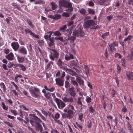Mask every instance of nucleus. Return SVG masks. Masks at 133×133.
<instances>
[{
  "label": "nucleus",
  "instance_id": "1",
  "mask_svg": "<svg viewBox=\"0 0 133 133\" xmlns=\"http://www.w3.org/2000/svg\"><path fill=\"white\" fill-rule=\"evenodd\" d=\"M59 3L60 5L65 8H68V9L66 10L68 12H71L73 10V8L72 7V4L71 3L68 2L66 1L61 0L59 1Z\"/></svg>",
  "mask_w": 133,
  "mask_h": 133
},
{
  "label": "nucleus",
  "instance_id": "2",
  "mask_svg": "<svg viewBox=\"0 0 133 133\" xmlns=\"http://www.w3.org/2000/svg\"><path fill=\"white\" fill-rule=\"evenodd\" d=\"M81 34H78V31L77 30L74 31L73 32L72 36L70 37H69L68 38V40L70 41V42H72L74 41L76 38V37H83V33L82 32H80Z\"/></svg>",
  "mask_w": 133,
  "mask_h": 133
},
{
  "label": "nucleus",
  "instance_id": "3",
  "mask_svg": "<svg viewBox=\"0 0 133 133\" xmlns=\"http://www.w3.org/2000/svg\"><path fill=\"white\" fill-rule=\"evenodd\" d=\"M29 91L32 96L35 98H38L39 96L38 93L39 92L40 90L38 88L35 87L33 89H31V88L29 89Z\"/></svg>",
  "mask_w": 133,
  "mask_h": 133
},
{
  "label": "nucleus",
  "instance_id": "4",
  "mask_svg": "<svg viewBox=\"0 0 133 133\" xmlns=\"http://www.w3.org/2000/svg\"><path fill=\"white\" fill-rule=\"evenodd\" d=\"M96 24L95 22L92 20H89L85 22L84 25V27L86 28H90L91 29H94L92 27L95 25Z\"/></svg>",
  "mask_w": 133,
  "mask_h": 133
},
{
  "label": "nucleus",
  "instance_id": "5",
  "mask_svg": "<svg viewBox=\"0 0 133 133\" xmlns=\"http://www.w3.org/2000/svg\"><path fill=\"white\" fill-rule=\"evenodd\" d=\"M54 101L57 103L58 108L60 109H62L65 106V104L61 100L58 98H56Z\"/></svg>",
  "mask_w": 133,
  "mask_h": 133
},
{
  "label": "nucleus",
  "instance_id": "6",
  "mask_svg": "<svg viewBox=\"0 0 133 133\" xmlns=\"http://www.w3.org/2000/svg\"><path fill=\"white\" fill-rule=\"evenodd\" d=\"M53 54L51 52V54L49 55L50 58L52 60L54 61L55 58H57L59 55L58 53L55 50H52Z\"/></svg>",
  "mask_w": 133,
  "mask_h": 133
},
{
  "label": "nucleus",
  "instance_id": "7",
  "mask_svg": "<svg viewBox=\"0 0 133 133\" xmlns=\"http://www.w3.org/2000/svg\"><path fill=\"white\" fill-rule=\"evenodd\" d=\"M11 46L15 51H17L19 48V45L17 42H13L11 43Z\"/></svg>",
  "mask_w": 133,
  "mask_h": 133
},
{
  "label": "nucleus",
  "instance_id": "8",
  "mask_svg": "<svg viewBox=\"0 0 133 133\" xmlns=\"http://www.w3.org/2000/svg\"><path fill=\"white\" fill-rule=\"evenodd\" d=\"M5 58L9 61L13 60L15 58L14 55L12 52H10L7 55H6L5 56Z\"/></svg>",
  "mask_w": 133,
  "mask_h": 133
},
{
  "label": "nucleus",
  "instance_id": "9",
  "mask_svg": "<svg viewBox=\"0 0 133 133\" xmlns=\"http://www.w3.org/2000/svg\"><path fill=\"white\" fill-rule=\"evenodd\" d=\"M56 84L59 86L63 85L64 81L62 79L59 78H56L55 79Z\"/></svg>",
  "mask_w": 133,
  "mask_h": 133
},
{
  "label": "nucleus",
  "instance_id": "10",
  "mask_svg": "<svg viewBox=\"0 0 133 133\" xmlns=\"http://www.w3.org/2000/svg\"><path fill=\"white\" fill-rule=\"evenodd\" d=\"M109 46L110 47V49L111 51H112L114 50H115L116 49L114 48L115 46H118V43L116 42H114L112 44H108Z\"/></svg>",
  "mask_w": 133,
  "mask_h": 133
},
{
  "label": "nucleus",
  "instance_id": "11",
  "mask_svg": "<svg viewBox=\"0 0 133 133\" xmlns=\"http://www.w3.org/2000/svg\"><path fill=\"white\" fill-rule=\"evenodd\" d=\"M62 99L63 102L65 103H71L74 101V99L72 97L68 98L66 97H64L62 98Z\"/></svg>",
  "mask_w": 133,
  "mask_h": 133
},
{
  "label": "nucleus",
  "instance_id": "12",
  "mask_svg": "<svg viewBox=\"0 0 133 133\" xmlns=\"http://www.w3.org/2000/svg\"><path fill=\"white\" fill-rule=\"evenodd\" d=\"M29 115L30 116L31 118L35 120L36 122L38 123H40L42 122V121L40 119L34 114H29Z\"/></svg>",
  "mask_w": 133,
  "mask_h": 133
},
{
  "label": "nucleus",
  "instance_id": "13",
  "mask_svg": "<svg viewBox=\"0 0 133 133\" xmlns=\"http://www.w3.org/2000/svg\"><path fill=\"white\" fill-rule=\"evenodd\" d=\"M75 113V112L73 111L72 110H68L67 111V117L69 119L72 118L73 116L74 113Z\"/></svg>",
  "mask_w": 133,
  "mask_h": 133
},
{
  "label": "nucleus",
  "instance_id": "14",
  "mask_svg": "<svg viewBox=\"0 0 133 133\" xmlns=\"http://www.w3.org/2000/svg\"><path fill=\"white\" fill-rule=\"evenodd\" d=\"M69 93L70 95L72 97H74L76 95V93L74 89V87H72L69 88Z\"/></svg>",
  "mask_w": 133,
  "mask_h": 133
},
{
  "label": "nucleus",
  "instance_id": "15",
  "mask_svg": "<svg viewBox=\"0 0 133 133\" xmlns=\"http://www.w3.org/2000/svg\"><path fill=\"white\" fill-rule=\"evenodd\" d=\"M58 65L59 66L60 68L65 69V68L64 67L63 65L64 64L63 63L62 61H61L60 59H59L57 63Z\"/></svg>",
  "mask_w": 133,
  "mask_h": 133
},
{
  "label": "nucleus",
  "instance_id": "16",
  "mask_svg": "<svg viewBox=\"0 0 133 133\" xmlns=\"http://www.w3.org/2000/svg\"><path fill=\"white\" fill-rule=\"evenodd\" d=\"M73 58V55L70 54L69 55H66L65 56V60L68 61Z\"/></svg>",
  "mask_w": 133,
  "mask_h": 133
},
{
  "label": "nucleus",
  "instance_id": "17",
  "mask_svg": "<svg viewBox=\"0 0 133 133\" xmlns=\"http://www.w3.org/2000/svg\"><path fill=\"white\" fill-rule=\"evenodd\" d=\"M44 96L48 99L50 100L51 101H52V100L51 98V96L49 92H47L44 95Z\"/></svg>",
  "mask_w": 133,
  "mask_h": 133
},
{
  "label": "nucleus",
  "instance_id": "18",
  "mask_svg": "<svg viewBox=\"0 0 133 133\" xmlns=\"http://www.w3.org/2000/svg\"><path fill=\"white\" fill-rule=\"evenodd\" d=\"M22 76L21 75L16 74L15 77L14 81L15 82L17 83H18V78H22Z\"/></svg>",
  "mask_w": 133,
  "mask_h": 133
},
{
  "label": "nucleus",
  "instance_id": "19",
  "mask_svg": "<svg viewBox=\"0 0 133 133\" xmlns=\"http://www.w3.org/2000/svg\"><path fill=\"white\" fill-rule=\"evenodd\" d=\"M74 26H75L73 25V26H72V28L71 29H68L66 31V34L67 35H70L72 33V29Z\"/></svg>",
  "mask_w": 133,
  "mask_h": 133
},
{
  "label": "nucleus",
  "instance_id": "20",
  "mask_svg": "<svg viewBox=\"0 0 133 133\" xmlns=\"http://www.w3.org/2000/svg\"><path fill=\"white\" fill-rule=\"evenodd\" d=\"M1 105L3 110H7L8 109V106L6 105L5 103L3 102L1 103Z\"/></svg>",
  "mask_w": 133,
  "mask_h": 133
},
{
  "label": "nucleus",
  "instance_id": "21",
  "mask_svg": "<svg viewBox=\"0 0 133 133\" xmlns=\"http://www.w3.org/2000/svg\"><path fill=\"white\" fill-rule=\"evenodd\" d=\"M127 74L129 79L130 80L132 79L133 74L132 72H130L129 74L127 73Z\"/></svg>",
  "mask_w": 133,
  "mask_h": 133
},
{
  "label": "nucleus",
  "instance_id": "22",
  "mask_svg": "<svg viewBox=\"0 0 133 133\" xmlns=\"http://www.w3.org/2000/svg\"><path fill=\"white\" fill-rule=\"evenodd\" d=\"M60 116V114L58 113H56L55 115V116H54L52 114L51 115V116H52L54 119V120L57 119H58L59 117Z\"/></svg>",
  "mask_w": 133,
  "mask_h": 133
},
{
  "label": "nucleus",
  "instance_id": "23",
  "mask_svg": "<svg viewBox=\"0 0 133 133\" xmlns=\"http://www.w3.org/2000/svg\"><path fill=\"white\" fill-rule=\"evenodd\" d=\"M19 52L21 53L26 54L27 53L25 49V48H22L19 50Z\"/></svg>",
  "mask_w": 133,
  "mask_h": 133
},
{
  "label": "nucleus",
  "instance_id": "24",
  "mask_svg": "<svg viewBox=\"0 0 133 133\" xmlns=\"http://www.w3.org/2000/svg\"><path fill=\"white\" fill-rule=\"evenodd\" d=\"M54 37H52L51 38H50L49 39L50 42L49 43V46H51L54 44Z\"/></svg>",
  "mask_w": 133,
  "mask_h": 133
},
{
  "label": "nucleus",
  "instance_id": "25",
  "mask_svg": "<svg viewBox=\"0 0 133 133\" xmlns=\"http://www.w3.org/2000/svg\"><path fill=\"white\" fill-rule=\"evenodd\" d=\"M17 59L19 62L22 63L24 61V57H18L17 58Z\"/></svg>",
  "mask_w": 133,
  "mask_h": 133
},
{
  "label": "nucleus",
  "instance_id": "26",
  "mask_svg": "<svg viewBox=\"0 0 133 133\" xmlns=\"http://www.w3.org/2000/svg\"><path fill=\"white\" fill-rule=\"evenodd\" d=\"M77 80L79 84H83L84 83L83 81L81 79V78L79 77L77 79Z\"/></svg>",
  "mask_w": 133,
  "mask_h": 133
},
{
  "label": "nucleus",
  "instance_id": "27",
  "mask_svg": "<svg viewBox=\"0 0 133 133\" xmlns=\"http://www.w3.org/2000/svg\"><path fill=\"white\" fill-rule=\"evenodd\" d=\"M127 127L128 128V130H129L130 132H133V130L131 128V126L129 123H128Z\"/></svg>",
  "mask_w": 133,
  "mask_h": 133
},
{
  "label": "nucleus",
  "instance_id": "28",
  "mask_svg": "<svg viewBox=\"0 0 133 133\" xmlns=\"http://www.w3.org/2000/svg\"><path fill=\"white\" fill-rule=\"evenodd\" d=\"M54 19H59L61 17V16L60 15L58 14H56L54 15Z\"/></svg>",
  "mask_w": 133,
  "mask_h": 133
},
{
  "label": "nucleus",
  "instance_id": "29",
  "mask_svg": "<svg viewBox=\"0 0 133 133\" xmlns=\"http://www.w3.org/2000/svg\"><path fill=\"white\" fill-rule=\"evenodd\" d=\"M0 85L1 87L3 88V91H5L6 90V89L5 85L4 83L3 82H1L0 83Z\"/></svg>",
  "mask_w": 133,
  "mask_h": 133
},
{
  "label": "nucleus",
  "instance_id": "30",
  "mask_svg": "<svg viewBox=\"0 0 133 133\" xmlns=\"http://www.w3.org/2000/svg\"><path fill=\"white\" fill-rule=\"evenodd\" d=\"M53 33L54 35L55 36H60L61 35V34L60 32L58 31L53 32Z\"/></svg>",
  "mask_w": 133,
  "mask_h": 133
},
{
  "label": "nucleus",
  "instance_id": "31",
  "mask_svg": "<svg viewBox=\"0 0 133 133\" xmlns=\"http://www.w3.org/2000/svg\"><path fill=\"white\" fill-rule=\"evenodd\" d=\"M70 13H68L66 12H64L62 14V16H63L69 17L70 16Z\"/></svg>",
  "mask_w": 133,
  "mask_h": 133
},
{
  "label": "nucleus",
  "instance_id": "32",
  "mask_svg": "<svg viewBox=\"0 0 133 133\" xmlns=\"http://www.w3.org/2000/svg\"><path fill=\"white\" fill-rule=\"evenodd\" d=\"M51 4L52 5V9L54 10L56 8V5L54 2H52L51 3Z\"/></svg>",
  "mask_w": 133,
  "mask_h": 133
},
{
  "label": "nucleus",
  "instance_id": "33",
  "mask_svg": "<svg viewBox=\"0 0 133 133\" xmlns=\"http://www.w3.org/2000/svg\"><path fill=\"white\" fill-rule=\"evenodd\" d=\"M19 67L20 68L21 70L23 71H25L26 70V69L25 67L23 65L20 64Z\"/></svg>",
  "mask_w": 133,
  "mask_h": 133
},
{
  "label": "nucleus",
  "instance_id": "34",
  "mask_svg": "<svg viewBox=\"0 0 133 133\" xmlns=\"http://www.w3.org/2000/svg\"><path fill=\"white\" fill-rule=\"evenodd\" d=\"M69 110H72L73 111H75V109L74 107L70 104L69 105Z\"/></svg>",
  "mask_w": 133,
  "mask_h": 133
},
{
  "label": "nucleus",
  "instance_id": "35",
  "mask_svg": "<svg viewBox=\"0 0 133 133\" xmlns=\"http://www.w3.org/2000/svg\"><path fill=\"white\" fill-rule=\"evenodd\" d=\"M86 101L87 102L90 103L91 101V99L90 97L88 96L86 97Z\"/></svg>",
  "mask_w": 133,
  "mask_h": 133
},
{
  "label": "nucleus",
  "instance_id": "36",
  "mask_svg": "<svg viewBox=\"0 0 133 133\" xmlns=\"http://www.w3.org/2000/svg\"><path fill=\"white\" fill-rule=\"evenodd\" d=\"M109 34V32H106L104 34H102V37L103 38H104L106 37Z\"/></svg>",
  "mask_w": 133,
  "mask_h": 133
},
{
  "label": "nucleus",
  "instance_id": "37",
  "mask_svg": "<svg viewBox=\"0 0 133 133\" xmlns=\"http://www.w3.org/2000/svg\"><path fill=\"white\" fill-rule=\"evenodd\" d=\"M66 25H64L62 27L60 28H59V31H64L66 28Z\"/></svg>",
  "mask_w": 133,
  "mask_h": 133
},
{
  "label": "nucleus",
  "instance_id": "38",
  "mask_svg": "<svg viewBox=\"0 0 133 133\" xmlns=\"http://www.w3.org/2000/svg\"><path fill=\"white\" fill-rule=\"evenodd\" d=\"M53 64V62L52 61L50 62L47 65V69L50 68L51 67V64Z\"/></svg>",
  "mask_w": 133,
  "mask_h": 133
},
{
  "label": "nucleus",
  "instance_id": "39",
  "mask_svg": "<svg viewBox=\"0 0 133 133\" xmlns=\"http://www.w3.org/2000/svg\"><path fill=\"white\" fill-rule=\"evenodd\" d=\"M25 32L26 34L29 33L30 35L32 33V32L30 29H26L25 30Z\"/></svg>",
  "mask_w": 133,
  "mask_h": 133
},
{
  "label": "nucleus",
  "instance_id": "40",
  "mask_svg": "<svg viewBox=\"0 0 133 133\" xmlns=\"http://www.w3.org/2000/svg\"><path fill=\"white\" fill-rule=\"evenodd\" d=\"M70 86L69 82L67 81H66L65 82V87L67 89Z\"/></svg>",
  "mask_w": 133,
  "mask_h": 133
},
{
  "label": "nucleus",
  "instance_id": "41",
  "mask_svg": "<svg viewBox=\"0 0 133 133\" xmlns=\"http://www.w3.org/2000/svg\"><path fill=\"white\" fill-rule=\"evenodd\" d=\"M88 11L89 13L94 15L95 14V11L92 9H88Z\"/></svg>",
  "mask_w": 133,
  "mask_h": 133
},
{
  "label": "nucleus",
  "instance_id": "42",
  "mask_svg": "<svg viewBox=\"0 0 133 133\" xmlns=\"http://www.w3.org/2000/svg\"><path fill=\"white\" fill-rule=\"evenodd\" d=\"M79 12L82 14H85L86 13V11L85 9H82L80 10Z\"/></svg>",
  "mask_w": 133,
  "mask_h": 133
},
{
  "label": "nucleus",
  "instance_id": "43",
  "mask_svg": "<svg viewBox=\"0 0 133 133\" xmlns=\"http://www.w3.org/2000/svg\"><path fill=\"white\" fill-rule=\"evenodd\" d=\"M115 95V91L113 89L111 90V95L112 97H114Z\"/></svg>",
  "mask_w": 133,
  "mask_h": 133
},
{
  "label": "nucleus",
  "instance_id": "44",
  "mask_svg": "<svg viewBox=\"0 0 133 133\" xmlns=\"http://www.w3.org/2000/svg\"><path fill=\"white\" fill-rule=\"evenodd\" d=\"M14 64L13 62H10L8 63V67L9 68H11L14 66Z\"/></svg>",
  "mask_w": 133,
  "mask_h": 133
},
{
  "label": "nucleus",
  "instance_id": "45",
  "mask_svg": "<svg viewBox=\"0 0 133 133\" xmlns=\"http://www.w3.org/2000/svg\"><path fill=\"white\" fill-rule=\"evenodd\" d=\"M87 125L88 128H90L92 125L91 122L90 121H88L87 124Z\"/></svg>",
  "mask_w": 133,
  "mask_h": 133
},
{
  "label": "nucleus",
  "instance_id": "46",
  "mask_svg": "<svg viewBox=\"0 0 133 133\" xmlns=\"http://www.w3.org/2000/svg\"><path fill=\"white\" fill-rule=\"evenodd\" d=\"M74 22L72 21H70L67 23V25L68 26H70L71 25H73L74 24Z\"/></svg>",
  "mask_w": 133,
  "mask_h": 133
},
{
  "label": "nucleus",
  "instance_id": "47",
  "mask_svg": "<svg viewBox=\"0 0 133 133\" xmlns=\"http://www.w3.org/2000/svg\"><path fill=\"white\" fill-rule=\"evenodd\" d=\"M132 37L130 35H129L126 38H125L124 40V41H129L130 40L131 38Z\"/></svg>",
  "mask_w": 133,
  "mask_h": 133
},
{
  "label": "nucleus",
  "instance_id": "48",
  "mask_svg": "<svg viewBox=\"0 0 133 133\" xmlns=\"http://www.w3.org/2000/svg\"><path fill=\"white\" fill-rule=\"evenodd\" d=\"M55 87H49V91L50 92H53L55 90Z\"/></svg>",
  "mask_w": 133,
  "mask_h": 133
},
{
  "label": "nucleus",
  "instance_id": "49",
  "mask_svg": "<svg viewBox=\"0 0 133 133\" xmlns=\"http://www.w3.org/2000/svg\"><path fill=\"white\" fill-rule=\"evenodd\" d=\"M43 1L41 0H38L35 1L34 2L35 4H41L43 2Z\"/></svg>",
  "mask_w": 133,
  "mask_h": 133
},
{
  "label": "nucleus",
  "instance_id": "50",
  "mask_svg": "<svg viewBox=\"0 0 133 133\" xmlns=\"http://www.w3.org/2000/svg\"><path fill=\"white\" fill-rule=\"evenodd\" d=\"M38 130H39L41 132H42L43 130V128L41 125L38 124Z\"/></svg>",
  "mask_w": 133,
  "mask_h": 133
},
{
  "label": "nucleus",
  "instance_id": "51",
  "mask_svg": "<svg viewBox=\"0 0 133 133\" xmlns=\"http://www.w3.org/2000/svg\"><path fill=\"white\" fill-rule=\"evenodd\" d=\"M71 82H72L73 84L75 85L76 87L78 86V84L76 81L72 80L71 81Z\"/></svg>",
  "mask_w": 133,
  "mask_h": 133
},
{
  "label": "nucleus",
  "instance_id": "52",
  "mask_svg": "<svg viewBox=\"0 0 133 133\" xmlns=\"http://www.w3.org/2000/svg\"><path fill=\"white\" fill-rule=\"evenodd\" d=\"M31 35L33 37L37 38H39V37L38 35H36L35 34V33L32 32V33L30 35Z\"/></svg>",
  "mask_w": 133,
  "mask_h": 133
},
{
  "label": "nucleus",
  "instance_id": "53",
  "mask_svg": "<svg viewBox=\"0 0 133 133\" xmlns=\"http://www.w3.org/2000/svg\"><path fill=\"white\" fill-rule=\"evenodd\" d=\"M121 68L118 65H117V71L118 74L121 72Z\"/></svg>",
  "mask_w": 133,
  "mask_h": 133
},
{
  "label": "nucleus",
  "instance_id": "54",
  "mask_svg": "<svg viewBox=\"0 0 133 133\" xmlns=\"http://www.w3.org/2000/svg\"><path fill=\"white\" fill-rule=\"evenodd\" d=\"M11 113H12L14 115H17V113L16 111L15 110H11Z\"/></svg>",
  "mask_w": 133,
  "mask_h": 133
},
{
  "label": "nucleus",
  "instance_id": "55",
  "mask_svg": "<svg viewBox=\"0 0 133 133\" xmlns=\"http://www.w3.org/2000/svg\"><path fill=\"white\" fill-rule=\"evenodd\" d=\"M89 111L90 112L93 113L94 110L93 109L92 106H91L90 107H89Z\"/></svg>",
  "mask_w": 133,
  "mask_h": 133
},
{
  "label": "nucleus",
  "instance_id": "56",
  "mask_svg": "<svg viewBox=\"0 0 133 133\" xmlns=\"http://www.w3.org/2000/svg\"><path fill=\"white\" fill-rule=\"evenodd\" d=\"M4 52L6 54H8L10 52L9 50V49H4Z\"/></svg>",
  "mask_w": 133,
  "mask_h": 133
},
{
  "label": "nucleus",
  "instance_id": "57",
  "mask_svg": "<svg viewBox=\"0 0 133 133\" xmlns=\"http://www.w3.org/2000/svg\"><path fill=\"white\" fill-rule=\"evenodd\" d=\"M6 64H3L2 65L3 68L5 70H8Z\"/></svg>",
  "mask_w": 133,
  "mask_h": 133
},
{
  "label": "nucleus",
  "instance_id": "58",
  "mask_svg": "<svg viewBox=\"0 0 133 133\" xmlns=\"http://www.w3.org/2000/svg\"><path fill=\"white\" fill-rule=\"evenodd\" d=\"M12 5L15 8H17L18 10H20V8L15 3H13L12 4Z\"/></svg>",
  "mask_w": 133,
  "mask_h": 133
},
{
  "label": "nucleus",
  "instance_id": "59",
  "mask_svg": "<svg viewBox=\"0 0 133 133\" xmlns=\"http://www.w3.org/2000/svg\"><path fill=\"white\" fill-rule=\"evenodd\" d=\"M47 33L49 34V39L50 38H51V36L52 34L53 33V32L52 31H49L47 32Z\"/></svg>",
  "mask_w": 133,
  "mask_h": 133
},
{
  "label": "nucleus",
  "instance_id": "60",
  "mask_svg": "<svg viewBox=\"0 0 133 133\" xmlns=\"http://www.w3.org/2000/svg\"><path fill=\"white\" fill-rule=\"evenodd\" d=\"M47 33L49 34V39L50 38H51V36L52 34L53 33V32L52 31H49L47 32Z\"/></svg>",
  "mask_w": 133,
  "mask_h": 133
},
{
  "label": "nucleus",
  "instance_id": "61",
  "mask_svg": "<svg viewBox=\"0 0 133 133\" xmlns=\"http://www.w3.org/2000/svg\"><path fill=\"white\" fill-rule=\"evenodd\" d=\"M81 98L80 97H79L78 99V101L77 103L79 105H82V103L81 101Z\"/></svg>",
  "mask_w": 133,
  "mask_h": 133
},
{
  "label": "nucleus",
  "instance_id": "62",
  "mask_svg": "<svg viewBox=\"0 0 133 133\" xmlns=\"http://www.w3.org/2000/svg\"><path fill=\"white\" fill-rule=\"evenodd\" d=\"M41 111L42 113L46 117H47L48 115V114L47 112L44 110H41Z\"/></svg>",
  "mask_w": 133,
  "mask_h": 133
},
{
  "label": "nucleus",
  "instance_id": "63",
  "mask_svg": "<svg viewBox=\"0 0 133 133\" xmlns=\"http://www.w3.org/2000/svg\"><path fill=\"white\" fill-rule=\"evenodd\" d=\"M83 115L82 114H80L78 115V118L79 119V120H80L81 121H82V118H83Z\"/></svg>",
  "mask_w": 133,
  "mask_h": 133
},
{
  "label": "nucleus",
  "instance_id": "64",
  "mask_svg": "<svg viewBox=\"0 0 133 133\" xmlns=\"http://www.w3.org/2000/svg\"><path fill=\"white\" fill-rule=\"evenodd\" d=\"M51 133H58V132L57 130L55 129H52L51 131Z\"/></svg>",
  "mask_w": 133,
  "mask_h": 133
}]
</instances>
